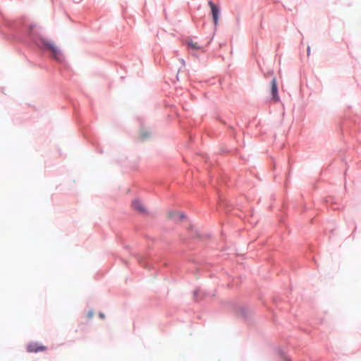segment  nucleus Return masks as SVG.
<instances>
[{"mask_svg": "<svg viewBox=\"0 0 361 361\" xmlns=\"http://www.w3.org/2000/svg\"><path fill=\"white\" fill-rule=\"evenodd\" d=\"M310 54V48L308 47L307 48V56H309Z\"/></svg>", "mask_w": 361, "mask_h": 361, "instance_id": "10", "label": "nucleus"}, {"mask_svg": "<svg viewBox=\"0 0 361 361\" xmlns=\"http://www.w3.org/2000/svg\"><path fill=\"white\" fill-rule=\"evenodd\" d=\"M133 207L139 212L143 213L145 212V208L143 203L139 200H135L132 202Z\"/></svg>", "mask_w": 361, "mask_h": 361, "instance_id": "5", "label": "nucleus"}, {"mask_svg": "<svg viewBox=\"0 0 361 361\" xmlns=\"http://www.w3.org/2000/svg\"><path fill=\"white\" fill-rule=\"evenodd\" d=\"M168 217L173 220H180L184 217V216L177 212H170L168 214Z\"/></svg>", "mask_w": 361, "mask_h": 361, "instance_id": "6", "label": "nucleus"}, {"mask_svg": "<svg viewBox=\"0 0 361 361\" xmlns=\"http://www.w3.org/2000/svg\"><path fill=\"white\" fill-rule=\"evenodd\" d=\"M94 316V312L92 311H90L87 314L88 318H92Z\"/></svg>", "mask_w": 361, "mask_h": 361, "instance_id": "8", "label": "nucleus"}, {"mask_svg": "<svg viewBox=\"0 0 361 361\" xmlns=\"http://www.w3.org/2000/svg\"><path fill=\"white\" fill-rule=\"evenodd\" d=\"M99 315L100 318H102V319L104 318V314L103 313H99Z\"/></svg>", "mask_w": 361, "mask_h": 361, "instance_id": "9", "label": "nucleus"}, {"mask_svg": "<svg viewBox=\"0 0 361 361\" xmlns=\"http://www.w3.org/2000/svg\"><path fill=\"white\" fill-rule=\"evenodd\" d=\"M47 350V347L42 345H40L37 343H31L27 345V350L29 353H38L40 351H44Z\"/></svg>", "mask_w": 361, "mask_h": 361, "instance_id": "3", "label": "nucleus"}, {"mask_svg": "<svg viewBox=\"0 0 361 361\" xmlns=\"http://www.w3.org/2000/svg\"><path fill=\"white\" fill-rule=\"evenodd\" d=\"M271 95H272V99L278 102L279 101V97L278 95V87H277V82L276 78H274L271 80Z\"/></svg>", "mask_w": 361, "mask_h": 361, "instance_id": "4", "label": "nucleus"}, {"mask_svg": "<svg viewBox=\"0 0 361 361\" xmlns=\"http://www.w3.org/2000/svg\"><path fill=\"white\" fill-rule=\"evenodd\" d=\"M43 44L47 49L50 50L53 54V56L56 60L61 59V51L58 49V47L55 45L53 42L49 40H43Z\"/></svg>", "mask_w": 361, "mask_h": 361, "instance_id": "1", "label": "nucleus"}, {"mask_svg": "<svg viewBox=\"0 0 361 361\" xmlns=\"http://www.w3.org/2000/svg\"><path fill=\"white\" fill-rule=\"evenodd\" d=\"M188 45H189V47H190L191 48H192L194 49H200V47L198 45V44L197 42H194L192 41L189 42Z\"/></svg>", "mask_w": 361, "mask_h": 361, "instance_id": "7", "label": "nucleus"}, {"mask_svg": "<svg viewBox=\"0 0 361 361\" xmlns=\"http://www.w3.org/2000/svg\"><path fill=\"white\" fill-rule=\"evenodd\" d=\"M208 4H209V6L211 8L212 15V17H213V20H214V25L216 26L218 25L219 16V13H220V9L212 1H209L208 2Z\"/></svg>", "mask_w": 361, "mask_h": 361, "instance_id": "2", "label": "nucleus"}]
</instances>
